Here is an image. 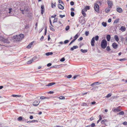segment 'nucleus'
Instances as JSON below:
<instances>
[{
	"instance_id": "nucleus-50",
	"label": "nucleus",
	"mask_w": 127,
	"mask_h": 127,
	"mask_svg": "<svg viewBox=\"0 0 127 127\" xmlns=\"http://www.w3.org/2000/svg\"><path fill=\"white\" fill-rule=\"evenodd\" d=\"M69 41L68 40H66L64 41L65 44H66Z\"/></svg>"
},
{
	"instance_id": "nucleus-43",
	"label": "nucleus",
	"mask_w": 127,
	"mask_h": 127,
	"mask_svg": "<svg viewBox=\"0 0 127 127\" xmlns=\"http://www.w3.org/2000/svg\"><path fill=\"white\" fill-rule=\"evenodd\" d=\"M90 126H91V127H94L95 126V124L94 123H92V124Z\"/></svg>"
},
{
	"instance_id": "nucleus-46",
	"label": "nucleus",
	"mask_w": 127,
	"mask_h": 127,
	"mask_svg": "<svg viewBox=\"0 0 127 127\" xmlns=\"http://www.w3.org/2000/svg\"><path fill=\"white\" fill-rule=\"evenodd\" d=\"M72 76L71 75H69L66 76V77L68 78H70L72 77Z\"/></svg>"
},
{
	"instance_id": "nucleus-39",
	"label": "nucleus",
	"mask_w": 127,
	"mask_h": 127,
	"mask_svg": "<svg viewBox=\"0 0 127 127\" xmlns=\"http://www.w3.org/2000/svg\"><path fill=\"white\" fill-rule=\"evenodd\" d=\"M111 95V94H109L106 96V97L108 98L110 97Z\"/></svg>"
},
{
	"instance_id": "nucleus-1",
	"label": "nucleus",
	"mask_w": 127,
	"mask_h": 127,
	"mask_svg": "<svg viewBox=\"0 0 127 127\" xmlns=\"http://www.w3.org/2000/svg\"><path fill=\"white\" fill-rule=\"evenodd\" d=\"M24 36L23 34H21L18 35H16L14 36L13 39L14 41L17 42L21 40L24 37Z\"/></svg>"
},
{
	"instance_id": "nucleus-59",
	"label": "nucleus",
	"mask_w": 127,
	"mask_h": 127,
	"mask_svg": "<svg viewBox=\"0 0 127 127\" xmlns=\"http://www.w3.org/2000/svg\"><path fill=\"white\" fill-rule=\"evenodd\" d=\"M82 10H83L84 12H86L87 11V10L85 7V8L83 9H82Z\"/></svg>"
},
{
	"instance_id": "nucleus-29",
	"label": "nucleus",
	"mask_w": 127,
	"mask_h": 127,
	"mask_svg": "<svg viewBox=\"0 0 127 127\" xmlns=\"http://www.w3.org/2000/svg\"><path fill=\"white\" fill-rule=\"evenodd\" d=\"M82 14H83L84 17H85L86 16V14L85 12L83 11V10H82Z\"/></svg>"
},
{
	"instance_id": "nucleus-27",
	"label": "nucleus",
	"mask_w": 127,
	"mask_h": 127,
	"mask_svg": "<svg viewBox=\"0 0 127 127\" xmlns=\"http://www.w3.org/2000/svg\"><path fill=\"white\" fill-rule=\"evenodd\" d=\"M33 62V60H32L31 59L30 60L28 61L27 62V64H30L32 63Z\"/></svg>"
},
{
	"instance_id": "nucleus-62",
	"label": "nucleus",
	"mask_w": 127,
	"mask_h": 127,
	"mask_svg": "<svg viewBox=\"0 0 127 127\" xmlns=\"http://www.w3.org/2000/svg\"><path fill=\"white\" fill-rule=\"evenodd\" d=\"M9 13H10L12 11L11 10H12V9L11 8H9Z\"/></svg>"
},
{
	"instance_id": "nucleus-12",
	"label": "nucleus",
	"mask_w": 127,
	"mask_h": 127,
	"mask_svg": "<svg viewBox=\"0 0 127 127\" xmlns=\"http://www.w3.org/2000/svg\"><path fill=\"white\" fill-rule=\"evenodd\" d=\"M90 88L91 89V90H92L93 91H96L97 90V89H98V87L97 86H96L92 88L91 87Z\"/></svg>"
},
{
	"instance_id": "nucleus-19",
	"label": "nucleus",
	"mask_w": 127,
	"mask_h": 127,
	"mask_svg": "<svg viewBox=\"0 0 127 127\" xmlns=\"http://www.w3.org/2000/svg\"><path fill=\"white\" fill-rule=\"evenodd\" d=\"M114 38L115 40L117 42H118L119 40V39L118 36L117 35H115L114 36Z\"/></svg>"
},
{
	"instance_id": "nucleus-51",
	"label": "nucleus",
	"mask_w": 127,
	"mask_h": 127,
	"mask_svg": "<svg viewBox=\"0 0 127 127\" xmlns=\"http://www.w3.org/2000/svg\"><path fill=\"white\" fill-rule=\"evenodd\" d=\"M83 38L82 37H81L78 40V41H80L81 40H83Z\"/></svg>"
},
{
	"instance_id": "nucleus-2",
	"label": "nucleus",
	"mask_w": 127,
	"mask_h": 127,
	"mask_svg": "<svg viewBox=\"0 0 127 127\" xmlns=\"http://www.w3.org/2000/svg\"><path fill=\"white\" fill-rule=\"evenodd\" d=\"M107 45V42L105 39L103 40L101 43V47L103 49L106 48Z\"/></svg>"
},
{
	"instance_id": "nucleus-20",
	"label": "nucleus",
	"mask_w": 127,
	"mask_h": 127,
	"mask_svg": "<svg viewBox=\"0 0 127 127\" xmlns=\"http://www.w3.org/2000/svg\"><path fill=\"white\" fill-rule=\"evenodd\" d=\"M56 83L55 82H52V83H51L49 84H48L46 85V86H51L53 85H54Z\"/></svg>"
},
{
	"instance_id": "nucleus-9",
	"label": "nucleus",
	"mask_w": 127,
	"mask_h": 127,
	"mask_svg": "<svg viewBox=\"0 0 127 127\" xmlns=\"http://www.w3.org/2000/svg\"><path fill=\"white\" fill-rule=\"evenodd\" d=\"M95 37H94L92 39L91 42V45L93 46L95 45Z\"/></svg>"
},
{
	"instance_id": "nucleus-33",
	"label": "nucleus",
	"mask_w": 127,
	"mask_h": 127,
	"mask_svg": "<svg viewBox=\"0 0 127 127\" xmlns=\"http://www.w3.org/2000/svg\"><path fill=\"white\" fill-rule=\"evenodd\" d=\"M124 114V112L123 111H122L118 113V114H119L120 115H123Z\"/></svg>"
},
{
	"instance_id": "nucleus-54",
	"label": "nucleus",
	"mask_w": 127,
	"mask_h": 127,
	"mask_svg": "<svg viewBox=\"0 0 127 127\" xmlns=\"http://www.w3.org/2000/svg\"><path fill=\"white\" fill-rule=\"evenodd\" d=\"M57 18H55L54 21L53 23H54L55 22H56L57 21Z\"/></svg>"
},
{
	"instance_id": "nucleus-24",
	"label": "nucleus",
	"mask_w": 127,
	"mask_h": 127,
	"mask_svg": "<svg viewBox=\"0 0 127 127\" xmlns=\"http://www.w3.org/2000/svg\"><path fill=\"white\" fill-rule=\"evenodd\" d=\"M107 122V120H106L104 119L103 120H102L101 121V123L102 124H105V123L106 122Z\"/></svg>"
},
{
	"instance_id": "nucleus-45",
	"label": "nucleus",
	"mask_w": 127,
	"mask_h": 127,
	"mask_svg": "<svg viewBox=\"0 0 127 127\" xmlns=\"http://www.w3.org/2000/svg\"><path fill=\"white\" fill-rule=\"evenodd\" d=\"M71 15L72 17L74 16V13L73 12H71Z\"/></svg>"
},
{
	"instance_id": "nucleus-3",
	"label": "nucleus",
	"mask_w": 127,
	"mask_h": 127,
	"mask_svg": "<svg viewBox=\"0 0 127 127\" xmlns=\"http://www.w3.org/2000/svg\"><path fill=\"white\" fill-rule=\"evenodd\" d=\"M28 7L27 6L25 7L24 9H22L21 8H20V10L22 12V13L23 14H24V11H28Z\"/></svg>"
},
{
	"instance_id": "nucleus-11",
	"label": "nucleus",
	"mask_w": 127,
	"mask_h": 127,
	"mask_svg": "<svg viewBox=\"0 0 127 127\" xmlns=\"http://www.w3.org/2000/svg\"><path fill=\"white\" fill-rule=\"evenodd\" d=\"M40 102H38V101H35L33 102V105L34 106H37L39 104Z\"/></svg>"
},
{
	"instance_id": "nucleus-28",
	"label": "nucleus",
	"mask_w": 127,
	"mask_h": 127,
	"mask_svg": "<svg viewBox=\"0 0 127 127\" xmlns=\"http://www.w3.org/2000/svg\"><path fill=\"white\" fill-rule=\"evenodd\" d=\"M56 3L55 2L54 4L52 2L51 3V6L52 8H54L56 6Z\"/></svg>"
},
{
	"instance_id": "nucleus-25",
	"label": "nucleus",
	"mask_w": 127,
	"mask_h": 127,
	"mask_svg": "<svg viewBox=\"0 0 127 127\" xmlns=\"http://www.w3.org/2000/svg\"><path fill=\"white\" fill-rule=\"evenodd\" d=\"M11 96H12L14 97H20L21 96V95H12Z\"/></svg>"
},
{
	"instance_id": "nucleus-32",
	"label": "nucleus",
	"mask_w": 127,
	"mask_h": 127,
	"mask_svg": "<svg viewBox=\"0 0 127 127\" xmlns=\"http://www.w3.org/2000/svg\"><path fill=\"white\" fill-rule=\"evenodd\" d=\"M120 19L119 18L115 20L114 22V23H118Z\"/></svg>"
},
{
	"instance_id": "nucleus-48",
	"label": "nucleus",
	"mask_w": 127,
	"mask_h": 127,
	"mask_svg": "<svg viewBox=\"0 0 127 127\" xmlns=\"http://www.w3.org/2000/svg\"><path fill=\"white\" fill-rule=\"evenodd\" d=\"M85 8L87 9V10H89L90 9V7L89 6H85Z\"/></svg>"
},
{
	"instance_id": "nucleus-30",
	"label": "nucleus",
	"mask_w": 127,
	"mask_h": 127,
	"mask_svg": "<svg viewBox=\"0 0 127 127\" xmlns=\"http://www.w3.org/2000/svg\"><path fill=\"white\" fill-rule=\"evenodd\" d=\"M79 35H78L77 34H76L74 37V39H73L75 41L76 39L78 38Z\"/></svg>"
},
{
	"instance_id": "nucleus-7",
	"label": "nucleus",
	"mask_w": 127,
	"mask_h": 127,
	"mask_svg": "<svg viewBox=\"0 0 127 127\" xmlns=\"http://www.w3.org/2000/svg\"><path fill=\"white\" fill-rule=\"evenodd\" d=\"M112 110L115 112H118L120 111L121 110L119 108V107L115 108H113L112 109Z\"/></svg>"
},
{
	"instance_id": "nucleus-8",
	"label": "nucleus",
	"mask_w": 127,
	"mask_h": 127,
	"mask_svg": "<svg viewBox=\"0 0 127 127\" xmlns=\"http://www.w3.org/2000/svg\"><path fill=\"white\" fill-rule=\"evenodd\" d=\"M118 45L116 43H113L112 44V46L113 48L116 49H117L118 47Z\"/></svg>"
},
{
	"instance_id": "nucleus-61",
	"label": "nucleus",
	"mask_w": 127,
	"mask_h": 127,
	"mask_svg": "<svg viewBox=\"0 0 127 127\" xmlns=\"http://www.w3.org/2000/svg\"><path fill=\"white\" fill-rule=\"evenodd\" d=\"M96 83H95V82L92 84L91 85V86H93V85H95L96 84Z\"/></svg>"
},
{
	"instance_id": "nucleus-34",
	"label": "nucleus",
	"mask_w": 127,
	"mask_h": 127,
	"mask_svg": "<svg viewBox=\"0 0 127 127\" xmlns=\"http://www.w3.org/2000/svg\"><path fill=\"white\" fill-rule=\"evenodd\" d=\"M48 99L49 98L47 97L44 96H41L40 97V99Z\"/></svg>"
},
{
	"instance_id": "nucleus-41",
	"label": "nucleus",
	"mask_w": 127,
	"mask_h": 127,
	"mask_svg": "<svg viewBox=\"0 0 127 127\" xmlns=\"http://www.w3.org/2000/svg\"><path fill=\"white\" fill-rule=\"evenodd\" d=\"M22 118L21 117H20L18 118V121H21L22 120Z\"/></svg>"
},
{
	"instance_id": "nucleus-21",
	"label": "nucleus",
	"mask_w": 127,
	"mask_h": 127,
	"mask_svg": "<svg viewBox=\"0 0 127 127\" xmlns=\"http://www.w3.org/2000/svg\"><path fill=\"white\" fill-rule=\"evenodd\" d=\"M111 38V36L109 35H107L106 36V38L108 41H109L110 40Z\"/></svg>"
},
{
	"instance_id": "nucleus-53",
	"label": "nucleus",
	"mask_w": 127,
	"mask_h": 127,
	"mask_svg": "<svg viewBox=\"0 0 127 127\" xmlns=\"http://www.w3.org/2000/svg\"><path fill=\"white\" fill-rule=\"evenodd\" d=\"M75 41L73 39L70 42V43L69 44V45H70L73 42Z\"/></svg>"
},
{
	"instance_id": "nucleus-57",
	"label": "nucleus",
	"mask_w": 127,
	"mask_h": 127,
	"mask_svg": "<svg viewBox=\"0 0 127 127\" xmlns=\"http://www.w3.org/2000/svg\"><path fill=\"white\" fill-rule=\"evenodd\" d=\"M52 64L51 63H49L47 64V65L49 67Z\"/></svg>"
},
{
	"instance_id": "nucleus-63",
	"label": "nucleus",
	"mask_w": 127,
	"mask_h": 127,
	"mask_svg": "<svg viewBox=\"0 0 127 127\" xmlns=\"http://www.w3.org/2000/svg\"><path fill=\"white\" fill-rule=\"evenodd\" d=\"M54 93V92L53 91H50L49 92H48V93H50V94H53Z\"/></svg>"
},
{
	"instance_id": "nucleus-22",
	"label": "nucleus",
	"mask_w": 127,
	"mask_h": 127,
	"mask_svg": "<svg viewBox=\"0 0 127 127\" xmlns=\"http://www.w3.org/2000/svg\"><path fill=\"white\" fill-rule=\"evenodd\" d=\"M110 8H106L105 9V12L106 13H108L109 12L110 10Z\"/></svg>"
},
{
	"instance_id": "nucleus-15",
	"label": "nucleus",
	"mask_w": 127,
	"mask_h": 127,
	"mask_svg": "<svg viewBox=\"0 0 127 127\" xmlns=\"http://www.w3.org/2000/svg\"><path fill=\"white\" fill-rule=\"evenodd\" d=\"M34 43L33 42H32L30 43L27 47V48H28L29 49L31 47L32 45Z\"/></svg>"
},
{
	"instance_id": "nucleus-18",
	"label": "nucleus",
	"mask_w": 127,
	"mask_h": 127,
	"mask_svg": "<svg viewBox=\"0 0 127 127\" xmlns=\"http://www.w3.org/2000/svg\"><path fill=\"white\" fill-rule=\"evenodd\" d=\"M78 48L77 46H74L73 47H71L70 48V50L71 51L74 50V49H75L77 48Z\"/></svg>"
},
{
	"instance_id": "nucleus-5",
	"label": "nucleus",
	"mask_w": 127,
	"mask_h": 127,
	"mask_svg": "<svg viewBox=\"0 0 127 127\" xmlns=\"http://www.w3.org/2000/svg\"><path fill=\"white\" fill-rule=\"evenodd\" d=\"M107 3L109 7V8H111L112 6L113 5L112 1L110 0H108L107 1Z\"/></svg>"
},
{
	"instance_id": "nucleus-31",
	"label": "nucleus",
	"mask_w": 127,
	"mask_h": 127,
	"mask_svg": "<svg viewBox=\"0 0 127 127\" xmlns=\"http://www.w3.org/2000/svg\"><path fill=\"white\" fill-rule=\"evenodd\" d=\"M102 25L104 27H105L107 25V23L106 22H103L102 23Z\"/></svg>"
},
{
	"instance_id": "nucleus-6",
	"label": "nucleus",
	"mask_w": 127,
	"mask_h": 127,
	"mask_svg": "<svg viewBox=\"0 0 127 127\" xmlns=\"http://www.w3.org/2000/svg\"><path fill=\"white\" fill-rule=\"evenodd\" d=\"M2 41L3 42L5 43L9 44L10 43V42L8 38H2Z\"/></svg>"
},
{
	"instance_id": "nucleus-36",
	"label": "nucleus",
	"mask_w": 127,
	"mask_h": 127,
	"mask_svg": "<svg viewBox=\"0 0 127 127\" xmlns=\"http://www.w3.org/2000/svg\"><path fill=\"white\" fill-rule=\"evenodd\" d=\"M95 39L96 41H97L99 39V36L98 35H96L95 36Z\"/></svg>"
},
{
	"instance_id": "nucleus-64",
	"label": "nucleus",
	"mask_w": 127,
	"mask_h": 127,
	"mask_svg": "<svg viewBox=\"0 0 127 127\" xmlns=\"http://www.w3.org/2000/svg\"><path fill=\"white\" fill-rule=\"evenodd\" d=\"M87 105V104L85 103H82V105L83 106H86Z\"/></svg>"
},
{
	"instance_id": "nucleus-17",
	"label": "nucleus",
	"mask_w": 127,
	"mask_h": 127,
	"mask_svg": "<svg viewBox=\"0 0 127 127\" xmlns=\"http://www.w3.org/2000/svg\"><path fill=\"white\" fill-rule=\"evenodd\" d=\"M58 6L59 9H61L62 10H63L64 9V6L60 4H58Z\"/></svg>"
},
{
	"instance_id": "nucleus-44",
	"label": "nucleus",
	"mask_w": 127,
	"mask_h": 127,
	"mask_svg": "<svg viewBox=\"0 0 127 127\" xmlns=\"http://www.w3.org/2000/svg\"><path fill=\"white\" fill-rule=\"evenodd\" d=\"M37 59V57H33L32 59L33 60V62L34 60H36Z\"/></svg>"
},
{
	"instance_id": "nucleus-58",
	"label": "nucleus",
	"mask_w": 127,
	"mask_h": 127,
	"mask_svg": "<svg viewBox=\"0 0 127 127\" xmlns=\"http://www.w3.org/2000/svg\"><path fill=\"white\" fill-rule=\"evenodd\" d=\"M123 124L125 125H127V122H125L123 123Z\"/></svg>"
},
{
	"instance_id": "nucleus-16",
	"label": "nucleus",
	"mask_w": 127,
	"mask_h": 127,
	"mask_svg": "<svg viewBox=\"0 0 127 127\" xmlns=\"http://www.w3.org/2000/svg\"><path fill=\"white\" fill-rule=\"evenodd\" d=\"M38 121L37 120H32L31 121H29L27 122V123H28L30 124L33 123L37 122H38Z\"/></svg>"
},
{
	"instance_id": "nucleus-14",
	"label": "nucleus",
	"mask_w": 127,
	"mask_h": 127,
	"mask_svg": "<svg viewBox=\"0 0 127 127\" xmlns=\"http://www.w3.org/2000/svg\"><path fill=\"white\" fill-rule=\"evenodd\" d=\"M41 14H43L44 13V5H41Z\"/></svg>"
},
{
	"instance_id": "nucleus-56",
	"label": "nucleus",
	"mask_w": 127,
	"mask_h": 127,
	"mask_svg": "<svg viewBox=\"0 0 127 127\" xmlns=\"http://www.w3.org/2000/svg\"><path fill=\"white\" fill-rule=\"evenodd\" d=\"M99 118V120H101L102 119L101 116V115H99L98 116Z\"/></svg>"
},
{
	"instance_id": "nucleus-38",
	"label": "nucleus",
	"mask_w": 127,
	"mask_h": 127,
	"mask_svg": "<svg viewBox=\"0 0 127 127\" xmlns=\"http://www.w3.org/2000/svg\"><path fill=\"white\" fill-rule=\"evenodd\" d=\"M106 50L107 51H110L111 50V49L110 47L109 46H107L106 48Z\"/></svg>"
},
{
	"instance_id": "nucleus-13",
	"label": "nucleus",
	"mask_w": 127,
	"mask_h": 127,
	"mask_svg": "<svg viewBox=\"0 0 127 127\" xmlns=\"http://www.w3.org/2000/svg\"><path fill=\"white\" fill-rule=\"evenodd\" d=\"M120 30L123 32L125 31L126 30V28L124 26H122L121 27Z\"/></svg>"
},
{
	"instance_id": "nucleus-10",
	"label": "nucleus",
	"mask_w": 127,
	"mask_h": 127,
	"mask_svg": "<svg viewBox=\"0 0 127 127\" xmlns=\"http://www.w3.org/2000/svg\"><path fill=\"white\" fill-rule=\"evenodd\" d=\"M117 11L119 13H122L123 12L122 9L120 7H118L117 8Z\"/></svg>"
},
{
	"instance_id": "nucleus-26",
	"label": "nucleus",
	"mask_w": 127,
	"mask_h": 127,
	"mask_svg": "<svg viewBox=\"0 0 127 127\" xmlns=\"http://www.w3.org/2000/svg\"><path fill=\"white\" fill-rule=\"evenodd\" d=\"M53 53L52 52H48L46 53L45 54V55L46 56H48L50 55H52L53 54Z\"/></svg>"
},
{
	"instance_id": "nucleus-55",
	"label": "nucleus",
	"mask_w": 127,
	"mask_h": 127,
	"mask_svg": "<svg viewBox=\"0 0 127 127\" xmlns=\"http://www.w3.org/2000/svg\"><path fill=\"white\" fill-rule=\"evenodd\" d=\"M70 4L71 5H73L74 4V2L73 1H71L70 2Z\"/></svg>"
},
{
	"instance_id": "nucleus-23",
	"label": "nucleus",
	"mask_w": 127,
	"mask_h": 127,
	"mask_svg": "<svg viewBox=\"0 0 127 127\" xmlns=\"http://www.w3.org/2000/svg\"><path fill=\"white\" fill-rule=\"evenodd\" d=\"M80 51L82 52L83 53H85L87 52L88 50L87 49L83 50V49H81Z\"/></svg>"
},
{
	"instance_id": "nucleus-37",
	"label": "nucleus",
	"mask_w": 127,
	"mask_h": 127,
	"mask_svg": "<svg viewBox=\"0 0 127 127\" xmlns=\"http://www.w3.org/2000/svg\"><path fill=\"white\" fill-rule=\"evenodd\" d=\"M69 28V26H67L65 28V30L66 31H68Z\"/></svg>"
},
{
	"instance_id": "nucleus-49",
	"label": "nucleus",
	"mask_w": 127,
	"mask_h": 127,
	"mask_svg": "<svg viewBox=\"0 0 127 127\" xmlns=\"http://www.w3.org/2000/svg\"><path fill=\"white\" fill-rule=\"evenodd\" d=\"M65 61V59L64 58H63L60 60L61 62H64Z\"/></svg>"
},
{
	"instance_id": "nucleus-40",
	"label": "nucleus",
	"mask_w": 127,
	"mask_h": 127,
	"mask_svg": "<svg viewBox=\"0 0 127 127\" xmlns=\"http://www.w3.org/2000/svg\"><path fill=\"white\" fill-rule=\"evenodd\" d=\"M85 34L86 36H88L89 34V32L88 31H86L85 32Z\"/></svg>"
},
{
	"instance_id": "nucleus-52",
	"label": "nucleus",
	"mask_w": 127,
	"mask_h": 127,
	"mask_svg": "<svg viewBox=\"0 0 127 127\" xmlns=\"http://www.w3.org/2000/svg\"><path fill=\"white\" fill-rule=\"evenodd\" d=\"M65 15H60V16L61 18H62L63 17H65Z\"/></svg>"
},
{
	"instance_id": "nucleus-60",
	"label": "nucleus",
	"mask_w": 127,
	"mask_h": 127,
	"mask_svg": "<svg viewBox=\"0 0 127 127\" xmlns=\"http://www.w3.org/2000/svg\"><path fill=\"white\" fill-rule=\"evenodd\" d=\"M111 19L110 18L108 20V22L109 23H110L111 21Z\"/></svg>"
},
{
	"instance_id": "nucleus-35",
	"label": "nucleus",
	"mask_w": 127,
	"mask_h": 127,
	"mask_svg": "<svg viewBox=\"0 0 127 127\" xmlns=\"http://www.w3.org/2000/svg\"><path fill=\"white\" fill-rule=\"evenodd\" d=\"M59 98L60 99H65L64 97L63 96L60 97Z\"/></svg>"
},
{
	"instance_id": "nucleus-47",
	"label": "nucleus",
	"mask_w": 127,
	"mask_h": 127,
	"mask_svg": "<svg viewBox=\"0 0 127 127\" xmlns=\"http://www.w3.org/2000/svg\"><path fill=\"white\" fill-rule=\"evenodd\" d=\"M126 60V59L124 58V59H119V61H120L122 62V61H125Z\"/></svg>"
},
{
	"instance_id": "nucleus-42",
	"label": "nucleus",
	"mask_w": 127,
	"mask_h": 127,
	"mask_svg": "<svg viewBox=\"0 0 127 127\" xmlns=\"http://www.w3.org/2000/svg\"><path fill=\"white\" fill-rule=\"evenodd\" d=\"M50 29L52 31H55V29H54L51 26H50Z\"/></svg>"
},
{
	"instance_id": "nucleus-4",
	"label": "nucleus",
	"mask_w": 127,
	"mask_h": 127,
	"mask_svg": "<svg viewBox=\"0 0 127 127\" xmlns=\"http://www.w3.org/2000/svg\"><path fill=\"white\" fill-rule=\"evenodd\" d=\"M94 8L96 11L98 12L99 11V6L96 3H95Z\"/></svg>"
}]
</instances>
